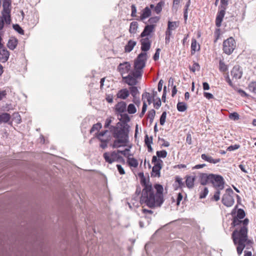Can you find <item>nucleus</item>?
I'll list each match as a JSON object with an SVG mask.
<instances>
[{"mask_svg":"<svg viewBox=\"0 0 256 256\" xmlns=\"http://www.w3.org/2000/svg\"><path fill=\"white\" fill-rule=\"evenodd\" d=\"M108 132V130H104V131H102L100 133H98V135L97 136V138L100 140H103L101 138L104 135L106 134V133Z\"/></svg>","mask_w":256,"mask_h":256,"instance_id":"nucleus-63","label":"nucleus"},{"mask_svg":"<svg viewBox=\"0 0 256 256\" xmlns=\"http://www.w3.org/2000/svg\"><path fill=\"white\" fill-rule=\"evenodd\" d=\"M141 42V50L142 51L146 52L150 48L151 42L148 38H144L140 40Z\"/></svg>","mask_w":256,"mask_h":256,"instance_id":"nucleus-15","label":"nucleus"},{"mask_svg":"<svg viewBox=\"0 0 256 256\" xmlns=\"http://www.w3.org/2000/svg\"><path fill=\"white\" fill-rule=\"evenodd\" d=\"M190 69L192 72H195L196 70H200V66L197 62H194L192 66H190Z\"/></svg>","mask_w":256,"mask_h":256,"instance_id":"nucleus-44","label":"nucleus"},{"mask_svg":"<svg viewBox=\"0 0 256 256\" xmlns=\"http://www.w3.org/2000/svg\"><path fill=\"white\" fill-rule=\"evenodd\" d=\"M142 73L138 70H132L128 76H122L123 82L131 86H136L138 83V79L140 78Z\"/></svg>","mask_w":256,"mask_h":256,"instance_id":"nucleus-4","label":"nucleus"},{"mask_svg":"<svg viewBox=\"0 0 256 256\" xmlns=\"http://www.w3.org/2000/svg\"><path fill=\"white\" fill-rule=\"evenodd\" d=\"M13 28L20 34H24V30L18 24H14L12 25Z\"/></svg>","mask_w":256,"mask_h":256,"instance_id":"nucleus-39","label":"nucleus"},{"mask_svg":"<svg viewBox=\"0 0 256 256\" xmlns=\"http://www.w3.org/2000/svg\"><path fill=\"white\" fill-rule=\"evenodd\" d=\"M180 2V0H174L173 4L172 7V10L177 11L179 4Z\"/></svg>","mask_w":256,"mask_h":256,"instance_id":"nucleus-51","label":"nucleus"},{"mask_svg":"<svg viewBox=\"0 0 256 256\" xmlns=\"http://www.w3.org/2000/svg\"><path fill=\"white\" fill-rule=\"evenodd\" d=\"M104 158L105 160L108 162L109 164H112L113 162V160H112V157L110 156V154L108 152H105L104 154Z\"/></svg>","mask_w":256,"mask_h":256,"instance_id":"nucleus-41","label":"nucleus"},{"mask_svg":"<svg viewBox=\"0 0 256 256\" xmlns=\"http://www.w3.org/2000/svg\"><path fill=\"white\" fill-rule=\"evenodd\" d=\"M6 23V24H10L11 22H10L9 23L8 22L7 18L4 19L3 18V16L0 17V30H2L4 26V23Z\"/></svg>","mask_w":256,"mask_h":256,"instance_id":"nucleus-40","label":"nucleus"},{"mask_svg":"<svg viewBox=\"0 0 256 256\" xmlns=\"http://www.w3.org/2000/svg\"><path fill=\"white\" fill-rule=\"evenodd\" d=\"M219 70L222 72H226L228 70V66L224 64L222 60H220L219 62Z\"/></svg>","mask_w":256,"mask_h":256,"instance_id":"nucleus-34","label":"nucleus"},{"mask_svg":"<svg viewBox=\"0 0 256 256\" xmlns=\"http://www.w3.org/2000/svg\"><path fill=\"white\" fill-rule=\"evenodd\" d=\"M131 10H132V14L131 16L132 17H136V8L134 4H132L131 6Z\"/></svg>","mask_w":256,"mask_h":256,"instance_id":"nucleus-58","label":"nucleus"},{"mask_svg":"<svg viewBox=\"0 0 256 256\" xmlns=\"http://www.w3.org/2000/svg\"><path fill=\"white\" fill-rule=\"evenodd\" d=\"M119 116H120V118L118 117V119L120 120V123L128 124L127 123L130 121V119L128 114L122 113L119 114Z\"/></svg>","mask_w":256,"mask_h":256,"instance_id":"nucleus-23","label":"nucleus"},{"mask_svg":"<svg viewBox=\"0 0 256 256\" xmlns=\"http://www.w3.org/2000/svg\"><path fill=\"white\" fill-rule=\"evenodd\" d=\"M128 163L130 166H132L134 168H136L138 166V162L137 160L133 158H128Z\"/></svg>","mask_w":256,"mask_h":256,"instance_id":"nucleus-31","label":"nucleus"},{"mask_svg":"<svg viewBox=\"0 0 256 256\" xmlns=\"http://www.w3.org/2000/svg\"><path fill=\"white\" fill-rule=\"evenodd\" d=\"M248 90L256 94V82H250L248 86Z\"/></svg>","mask_w":256,"mask_h":256,"instance_id":"nucleus-38","label":"nucleus"},{"mask_svg":"<svg viewBox=\"0 0 256 256\" xmlns=\"http://www.w3.org/2000/svg\"><path fill=\"white\" fill-rule=\"evenodd\" d=\"M164 4V2L162 1L160 2L154 7V11L157 14H160L162 10V7Z\"/></svg>","mask_w":256,"mask_h":256,"instance_id":"nucleus-32","label":"nucleus"},{"mask_svg":"<svg viewBox=\"0 0 256 256\" xmlns=\"http://www.w3.org/2000/svg\"><path fill=\"white\" fill-rule=\"evenodd\" d=\"M221 190L220 189H216V191L215 192L214 195V200L216 201H218L220 198V190Z\"/></svg>","mask_w":256,"mask_h":256,"instance_id":"nucleus-56","label":"nucleus"},{"mask_svg":"<svg viewBox=\"0 0 256 256\" xmlns=\"http://www.w3.org/2000/svg\"><path fill=\"white\" fill-rule=\"evenodd\" d=\"M152 162L154 164L151 173L152 176L160 177V171L162 166V160L158 158L156 156H154L152 158Z\"/></svg>","mask_w":256,"mask_h":256,"instance_id":"nucleus-6","label":"nucleus"},{"mask_svg":"<svg viewBox=\"0 0 256 256\" xmlns=\"http://www.w3.org/2000/svg\"><path fill=\"white\" fill-rule=\"evenodd\" d=\"M144 142L146 145H149L152 144V137H148V134H146L144 136Z\"/></svg>","mask_w":256,"mask_h":256,"instance_id":"nucleus-49","label":"nucleus"},{"mask_svg":"<svg viewBox=\"0 0 256 256\" xmlns=\"http://www.w3.org/2000/svg\"><path fill=\"white\" fill-rule=\"evenodd\" d=\"M166 117V111L162 112L160 119V124L162 126L164 125Z\"/></svg>","mask_w":256,"mask_h":256,"instance_id":"nucleus-42","label":"nucleus"},{"mask_svg":"<svg viewBox=\"0 0 256 256\" xmlns=\"http://www.w3.org/2000/svg\"><path fill=\"white\" fill-rule=\"evenodd\" d=\"M228 5V0H220V5L219 8L226 10Z\"/></svg>","mask_w":256,"mask_h":256,"instance_id":"nucleus-48","label":"nucleus"},{"mask_svg":"<svg viewBox=\"0 0 256 256\" xmlns=\"http://www.w3.org/2000/svg\"><path fill=\"white\" fill-rule=\"evenodd\" d=\"M147 60V54L146 52L140 53L134 62V70H138L142 72V68L146 66V62Z\"/></svg>","mask_w":256,"mask_h":256,"instance_id":"nucleus-5","label":"nucleus"},{"mask_svg":"<svg viewBox=\"0 0 256 256\" xmlns=\"http://www.w3.org/2000/svg\"><path fill=\"white\" fill-rule=\"evenodd\" d=\"M246 216V213L244 210L238 208L236 214L233 216L232 226L234 228V230L232 234V238L235 246L238 256H240L244 248L249 250L252 248V242L248 238V225L249 220L246 218H242Z\"/></svg>","mask_w":256,"mask_h":256,"instance_id":"nucleus-1","label":"nucleus"},{"mask_svg":"<svg viewBox=\"0 0 256 256\" xmlns=\"http://www.w3.org/2000/svg\"><path fill=\"white\" fill-rule=\"evenodd\" d=\"M160 20V17L158 16H154L152 17L148 20V22L150 24H156L158 22V21Z\"/></svg>","mask_w":256,"mask_h":256,"instance_id":"nucleus-50","label":"nucleus"},{"mask_svg":"<svg viewBox=\"0 0 256 256\" xmlns=\"http://www.w3.org/2000/svg\"><path fill=\"white\" fill-rule=\"evenodd\" d=\"M130 95V92L127 88L120 90L116 94L118 98L126 100Z\"/></svg>","mask_w":256,"mask_h":256,"instance_id":"nucleus-19","label":"nucleus"},{"mask_svg":"<svg viewBox=\"0 0 256 256\" xmlns=\"http://www.w3.org/2000/svg\"><path fill=\"white\" fill-rule=\"evenodd\" d=\"M138 28V23L136 22H132L130 24L129 32L130 34H134L136 33Z\"/></svg>","mask_w":256,"mask_h":256,"instance_id":"nucleus-28","label":"nucleus"},{"mask_svg":"<svg viewBox=\"0 0 256 256\" xmlns=\"http://www.w3.org/2000/svg\"><path fill=\"white\" fill-rule=\"evenodd\" d=\"M156 114V111L152 109L150 110L148 114V119H154Z\"/></svg>","mask_w":256,"mask_h":256,"instance_id":"nucleus-52","label":"nucleus"},{"mask_svg":"<svg viewBox=\"0 0 256 256\" xmlns=\"http://www.w3.org/2000/svg\"><path fill=\"white\" fill-rule=\"evenodd\" d=\"M234 194V192L232 188H227L226 190V193L222 196V203L227 207L232 206L234 202L233 197Z\"/></svg>","mask_w":256,"mask_h":256,"instance_id":"nucleus-8","label":"nucleus"},{"mask_svg":"<svg viewBox=\"0 0 256 256\" xmlns=\"http://www.w3.org/2000/svg\"><path fill=\"white\" fill-rule=\"evenodd\" d=\"M160 51V48H156V52L153 56V59L154 60L156 61L159 59Z\"/></svg>","mask_w":256,"mask_h":256,"instance_id":"nucleus-57","label":"nucleus"},{"mask_svg":"<svg viewBox=\"0 0 256 256\" xmlns=\"http://www.w3.org/2000/svg\"><path fill=\"white\" fill-rule=\"evenodd\" d=\"M212 176V174H202L200 177V184L204 186L208 183H210Z\"/></svg>","mask_w":256,"mask_h":256,"instance_id":"nucleus-16","label":"nucleus"},{"mask_svg":"<svg viewBox=\"0 0 256 256\" xmlns=\"http://www.w3.org/2000/svg\"><path fill=\"white\" fill-rule=\"evenodd\" d=\"M177 109L180 112H184L187 109L186 104L184 102H178L177 104Z\"/></svg>","mask_w":256,"mask_h":256,"instance_id":"nucleus-30","label":"nucleus"},{"mask_svg":"<svg viewBox=\"0 0 256 256\" xmlns=\"http://www.w3.org/2000/svg\"><path fill=\"white\" fill-rule=\"evenodd\" d=\"M156 156L158 158L160 159V158H165L166 157L168 153L166 150H162L160 151H157L156 152Z\"/></svg>","mask_w":256,"mask_h":256,"instance_id":"nucleus-35","label":"nucleus"},{"mask_svg":"<svg viewBox=\"0 0 256 256\" xmlns=\"http://www.w3.org/2000/svg\"><path fill=\"white\" fill-rule=\"evenodd\" d=\"M116 112L118 116L119 114L124 113L126 111V104L125 102L121 101L115 106Z\"/></svg>","mask_w":256,"mask_h":256,"instance_id":"nucleus-14","label":"nucleus"},{"mask_svg":"<svg viewBox=\"0 0 256 256\" xmlns=\"http://www.w3.org/2000/svg\"><path fill=\"white\" fill-rule=\"evenodd\" d=\"M18 43V40L15 38H11L7 44L8 47L12 50H14L17 46Z\"/></svg>","mask_w":256,"mask_h":256,"instance_id":"nucleus-24","label":"nucleus"},{"mask_svg":"<svg viewBox=\"0 0 256 256\" xmlns=\"http://www.w3.org/2000/svg\"><path fill=\"white\" fill-rule=\"evenodd\" d=\"M201 158L203 160L214 164L219 162L220 160V158L214 159L212 156L204 154H202Z\"/></svg>","mask_w":256,"mask_h":256,"instance_id":"nucleus-21","label":"nucleus"},{"mask_svg":"<svg viewBox=\"0 0 256 256\" xmlns=\"http://www.w3.org/2000/svg\"><path fill=\"white\" fill-rule=\"evenodd\" d=\"M130 94L133 96V98L136 97V95L139 94V91L135 86H130L129 88Z\"/></svg>","mask_w":256,"mask_h":256,"instance_id":"nucleus-33","label":"nucleus"},{"mask_svg":"<svg viewBox=\"0 0 256 256\" xmlns=\"http://www.w3.org/2000/svg\"><path fill=\"white\" fill-rule=\"evenodd\" d=\"M156 26L155 24H148L146 25L144 28L142 32L141 33L140 36L141 38H144L146 36H148L150 34L151 32H152Z\"/></svg>","mask_w":256,"mask_h":256,"instance_id":"nucleus-17","label":"nucleus"},{"mask_svg":"<svg viewBox=\"0 0 256 256\" xmlns=\"http://www.w3.org/2000/svg\"><path fill=\"white\" fill-rule=\"evenodd\" d=\"M195 176H186V184L189 188H192L194 186Z\"/></svg>","mask_w":256,"mask_h":256,"instance_id":"nucleus-22","label":"nucleus"},{"mask_svg":"<svg viewBox=\"0 0 256 256\" xmlns=\"http://www.w3.org/2000/svg\"><path fill=\"white\" fill-rule=\"evenodd\" d=\"M112 122L110 118H106L104 125V128H108L110 129V127L111 126L110 124L112 123Z\"/></svg>","mask_w":256,"mask_h":256,"instance_id":"nucleus-60","label":"nucleus"},{"mask_svg":"<svg viewBox=\"0 0 256 256\" xmlns=\"http://www.w3.org/2000/svg\"><path fill=\"white\" fill-rule=\"evenodd\" d=\"M136 42L132 40H128V44L124 47L125 52H130L134 48V46L136 45Z\"/></svg>","mask_w":256,"mask_h":256,"instance_id":"nucleus-25","label":"nucleus"},{"mask_svg":"<svg viewBox=\"0 0 256 256\" xmlns=\"http://www.w3.org/2000/svg\"><path fill=\"white\" fill-rule=\"evenodd\" d=\"M10 56L9 52L6 48L0 49V61L2 62H6Z\"/></svg>","mask_w":256,"mask_h":256,"instance_id":"nucleus-18","label":"nucleus"},{"mask_svg":"<svg viewBox=\"0 0 256 256\" xmlns=\"http://www.w3.org/2000/svg\"><path fill=\"white\" fill-rule=\"evenodd\" d=\"M210 183L216 189L223 190L224 188V178L220 175L212 174Z\"/></svg>","mask_w":256,"mask_h":256,"instance_id":"nucleus-10","label":"nucleus"},{"mask_svg":"<svg viewBox=\"0 0 256 256\" xmlns=\"http://www.w3.org/2000/svg\"><path fill=\"white\" fill-rule=\"evenodd\" d=\"M151 15V10L148 7L145 8L140 16V20H142Z\"/></svg>","mask_w":256,"mask_h":256,"instance_id":"nucleus-26","label":"nucleus"},{"mask_svg":"<svg viewBox=\"0 0 256 256\" xmlns=\"http://www.w3.org/2000/svg\"><path fill=\"white\" fill-rule=\"evenodd\" d=\"M127 111L130 114H134L136 112V108L134 104H130L128 106Z\"/></svg>","mask_w":256,"mask_h":256,"instance_id":"nucleus-36","label":"nucleus"},{"mask_svg":"<svg viewBox=\"0 0 256 256\" xmlns=\"http://www.w3.org/2000/svg\"><path fill=\"white\" fill-rule=\"evenodd\" d=\"M178 24L177 22H168V28L166 30L172 32V30L176 29L178 27Z\"/></svg>","mask_w":256,"mask_h":256,"instance_id":"nucleus-29","label":"nucleus"},{"mask_svg":"<svg viewBox=\"0 0 256 256\" xmlns=\"http://www.w3.org/2000/svg\"><path fill=\"white\" fill-rule=\"evenodd\" d=\"M220 10H219L216 16L220 18H223L224 14H225V11L226 10L220 8Z\"/></svg>","mask_w":256,"mask_h":256,"instance_id":"nucleus-53","label":"nucleus"},{"mask_svg":"<svg viewBox=\"0 0 256 256\" xmlns=\"http://www.w3.org/2000/svg\"><path fill=\"white\" fill-rule=\"evenodd\" d=\"M129 151H130L129 148H126L124 150H118L117 152H118V154H120L124 155V156H128L127 152Z\"/></svg>","mask_w":256,"mask_h":256,"instance_id":"nucleus-64","label":"nucleus"},{"mask_svg":"<svg viewBox=\"0 0 256 256\" xmlns=\"http://www.w3.org/2000/svg\"><path fill=\"white\" fill-rule=\"evenodd\" d=\"M208 193V188L205 187L204 190L201 192L200 194V198L202 199L206 197Z\"/></svg>","mask_w":256,"mask_h":256,"instance_id":"nucleus-45","label":"nucleus"},{"mask_svg":"<svg viewBox=\"0 0 256 256\" xmlns=\"http://www.w3.org/2000/svg\"><path fill=\"white\" fill-rule=\"evenodd\" d=\"M12 8L11 0H3L2 16H3L4 19L6 18L8 23L12 22L10 16Z\"/></svg>","mask_w":256,"mask_h":256,"instance_id":"nucleus-7","label":"nucleus"},{"mask_svg":"<svg viewBox=\"0 0 256 256\" xmlns=\"http://www.w3.org/2000/svg\"><path fill=\"white\" fill-rule=\"evenodd\" d=\"M118 153L117 151H114L110 153V156L112 157V160H113V162H116V157L118 156Z\"/></svg>","mask_w":256,"mask_h":256,"instance_id":"nucleus-62","label":"nucleus"},{"mask_svg":"<svg viewBox=\"0 0 256 256\" xmlns=\"http://www.w3.org/2000/svg\"><path fill=\"white\" fill-rule=\"evenodd\" d=\"M240 147V146L239 144L231 145L227 148L226 150L232 151V150H234L239 148Z\"/></svg>","mask_w":256,"mask_h":256,"instance_id":"nucleus-55","label":"nucleus"},{"mask_svg":"<svg viewBox=\"0 0 256 256\" xmlns=\"http://www.w3.org/2000/svg\"><path fill=\"white\" fill-rule=\"evenodd\" d=\"M236 47V42L232 37L228 38L223 42V50L227 54H231Z\"/></svg>","mask_w":256,"mask_h":256,"instance_id":"nucleus-9","label":"nucleus"},{"mask_svg":"<svg viewBox=\"0 0 256 256\" xmlns=\"http://www.w3.org/2000/svg\"><path fill=\"white\" fill-rule=\"evenodd\" d=\"M102 143L100 144V147L103 149L106 148L107 147V143L108 142V140H100Z\"/></svg>","mask_w":256,"mask_h":256,"instance_id":"nucleus-59","label":"nucleus"},{"mask_svg":"<svg viewBox=\"0 0 256 256\" xmlns=\"http://www.w3.org/2000/svg\"><path fill=\"white\" fill-rule=\"evenodd\" d=\"M154 187L156 191V194H155L157 196V198H158V201H160V202L163 204L164 202L163 195V186L160 184H156L154 186Z\"/></svg>","mask_w":256,"mask_h":256,"instance_id":"nucleus-13","label":"nucleus"},{"mask_svg":"<svg viewBox=\"0 0 256 256\" xmlns=\"http://www.w3.org/2000/svg\"><path fill=\"white\" fill-rule=\"evenodd\" d=\"M172 35V32L166 30V38L165 42L166 44H168L170 42V38Z\"/></svg>","mask_w":256,"mask_h":256,"instance_id":"nucleus-46","label":"nucleus"},{"mask_svg":"<svg viewBox=\"0 0 256 256\" xmlns=\"http://www.w3.org/2000/svg\"><path fill=\"white\" fill-rule=\"evenodd\" d=\"M10 115L9 114L2 113L0 114V124L8 122L10 120Z\"/></svg>","mask_w":256,"mask_h":256,"instance_id":"nucleus-27","label":"nucleus"},{"mask_svg":"<svg viewBox=\"0 0 256 256\" xmlns=\"http://www.w3.org/2000/svg\"><path fill=\"white\" fill-rule=\"evenodd\" d=\"M130 126L118 122L115 126H110V131L116 140L112 144L113 148H118L125 146L128 142V133Z\"/></svg>","mask_w":256,"mask_h":256,"instance_id":"nucleus-2","label":"nucleus"},{"mask_svg":"<svg viewBox=\"0 0 256 256\" xmlns=\"http://www.w3.org/2000/svg\"><path fill=\"white\" fill-rule=\"evenodd\" d=\"M102 127V124L100 122H98L96 124H94L92 128H91L90 130V133H92L95 130H100Z\"/></svg>","mask_w":256,"mask_h":256,"instance_id":"nucleus-37","label":"nucleus"},{"mask_svg":"<svg viewBox=\"0 0 256 256\" xmlns=\"http://www.w3.org/2000/svg\"><path fill=\"white\" fill-rule=\"evenodd\" d=\"M130 64L128 62H125L122 64H120L118 67V69L122 74V76H124V74L128 73L130 72Z\"/></svg>","mask_w":256,"mask_h":256,"instance_id":"nucleus-12","label":"nucleus"},{"mask_svg":"<svg viewBox=\"0 0 256 256\" xmlns=\"http://www.w3.org/2000/svg\"><path fill=\"white\" fill-rule=\"evenodd\" d=\"M176 182L178 183V188H182L184 187V184L182 181V178L178 176H176Z\"/></svg>","mask_w":256,"mask_h":256,"instance_id":"nucleus-47","label":"nucleus"},{"mask_svg":"<svg viewBox=\"0 0 256 256\" xmlns=\"http://www.w3.org/2000/svg\"><path fill=\"white\" fill-rule=\"evenodd\" d=\"M152 96L150 95V94L148 92H145L142 94V100L144 102L146 100H148V98H150Z\"/></svg>","mask_w":256,"mask_h":256,"instance_id":"nucleus-61","label":"nucleus"},{"mask_svg":"<svg viewBox=\"0 0 256 256\" xmlns=\"http://www.w3.org/2000/svg\"><path fill=\"white\" fill-rule=\"evenodd\" d=\"M141 204H145L150 208L160 207L162 204L158 201L157 196L154 194L152 186H148L143 188L140 198Z\"/></svg>","mask_w":256,"mask_h":256,"instance_id":"nucleus-3","label":"nucleus"},{"mask_svg":"<svg viewBox=\"0 0 256 256\" xmlns=\"http://www.w3.org/2000/svg\"><path fill=\"white\" fill-rule=\"evenodd\" d=\"M230 74L233 80H239L242 77L243 71L242 68L239 66H235L232 68Z\"/></svg>","mask_w":256,"mask_h":256,"instance_id":"nucleus-11","label":"nucleus"},{"mask_svg":"<svg viewBox=\"0 0 256 256\" xmlns=\"http://www.w3.org/2000/svg\"><path fill=\"white\" fill-rule=\"evenodd\" d=\"M229 118L234 120H239L240 116L237 112H234L229 114Z\"/></svg>","mask_w":256,"mask_h":256,"instance_id":"nucleus-43","label":"nucleus"},{"mask_svg":"<svg viewBox=\"0 0 256 256\" xmlns=\"http://www.w3.org/2000/svg\"><path fill=\"white\" fill-rule=\"evenodd\" d=\"M200 50V44H198L195 38H192V40L191 44V54H194L196 52L199 51Z\"/></svg>","mask_w":256,"mask_h":256,"instance_id":"nucleus-20","label":"nucleus"},{"mask_svg":"<svg viewBox=\"0 0 256 256\" xmlns=\"http://www.w3.org/2000/svg\"><path fill=\"white\" fill-rule=\"evenodd\" d=\"M140 183L142 185L144 186V188H145L146 187L148 186H152V184H150L146 182V178H142L140 180Z\"/></svg>","mask_w":256,"mask_h":256,"instance_id":"nucleus-54","label":"nucleus"}]
</instances>
